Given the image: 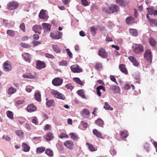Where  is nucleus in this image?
<instances>
[{"label":"nucleus","mask_w":157,"mask_h":157,"mask_svg":"<svg viewBox=\"0 0 157 157\" xmlns=\"http://www.w3.org/2000/svg\"><path fill=\"white\" fill-rule=\"evenodd\" d=\"M16 91V89L12 87L10 88L8 91V93L9 94H12L15 93Z\"/></svg>","instance_id":"nucleus-43"},{"label":"nucleus","mask_w":157,"mask_h":157,"mask_svg":"<svg viewBox=\"0 0 157 157\" xmlns=\"http://www.w3.org/2000/svg\"><path fill=\"white\" fill-rule=\"evenodd\" d=\"M101 90H102L104 91H105V88L103 86L100 85L98 86L96 88L97 94L99 96H100L101 95V93L100 91Z\"/></svg>","instance_id":"nucleus-20"},{"label":"nucleus","mask_w":157,"mask_h":157,"mask_svg":"<svg viewBox=\"0 0 157 157\" xmlns=\"http://www.w3.org/2000/svg\"><path fill=\"white\" fill-rule=\"evenodd\" d=\"M24 102V100L17 101L16 102V103L17 105L23 104Z\"/></svg>","instance_id":"nucleus-63"},{"label":"nucleus","mask_w":157,"mask_h":157,"mask_svg":"<svg viewBox=\"0 0 157 157\" xmlns=\"http://www.w3.org/2000/svg\"><path fill=\"white\" fill-rule=\"evenodd\" d=\"M97 30V29L94 26H92L90 28V31L93 36H95L96 34V31Z\"/></svg>","instance_id":"nucleus-38"},{"label":"nucleus","mask_w":157,"mask_h":157,"mask_svg":"<svg viewBox=\"0 0 157 157\" xmlns=\"http://www.w3.org/2000/svg\"><path fill=\"white\" fill-rule=\"evenodd\" d=\"M59 65L60 66H66L67 65V63L65 60H63L59 63Z\"/></svg>","instance_id":"nucleus-58"},{"label":"nucleus","mask_w":157,"mask_h":157,"mask_svg":"<svg viewBox=\"0 0 157 157\" xmlns=\"http://www.w3.org/2000/svg\"><path fill=\"white\" fill-rule=\"evenodd\" d=\"M134 20V18L132 16H129L127 17L126 19V23L129 25L132 22V21Z\"/></svg>","instance_id":"nucleus-33"},{"label":"nucleus","mask_w":157,"mask_h":157,"mask_svg":"<svg viewBox=\"0 0 157 157\" xmlns=\"http://www.w3.org/2000/svg\"><path fill=\"white\" fill-rule=\"evenodd\" d=\"M20 28L24 32L25 31V25L24 23H22L20 25Z\"/></svg>","instance_id":"nucleus-52"},{"label":"nucleus","mask_w":157,"mask_h":157,"mask_svg":"<svg viewBox=\"0 0 157 157\" xmlns=\"http://www.w3.org/2000/svg\"><path fill=\"white\" fill-rule=\"evenodd\" d=\"M149 42L151 46L153 47L155 46L156 44L155 40L152 37H150L149 38Z\"/></svg>","instance_id":"nucleus-31"},{"label":"nucleus","mask_w":157,"mask_h":157,"mask_svg":"<svg viewBox=\"0 0 157 157\" xmlns=\"http://www.w3.org/2000/svg\"><path fill=\"white\" fill-rule=\"evenodd\" d=\"M132 48L133 52L136 54H140L144 51L143 46L140 44H133Z\"/></svg>","instance_id":"nucleus-1"},{"label":"nucleus","mask_w":157,"mask_h":157,"mask_svg":"<svg viewBox=\"0 0 157 157\" xmlns=\"http://www.w3.org/2000/svg\"><path fill=\"white\" fill-rule=\"evenodd\" d=\"M20 45L21 47L25 48L31 47V46H30L29 44H25L23 43H21Z\"/></svg>","instance_id":"nucleus-56"},{"label":"nucleus","mask_w":157,"mask_h":157,"mask_svg":"<svg viewBox=\"0 0 157 157\" xmlns=\"http://www.w3.org/2000/svg\"><path fill=\"white\" fill-rule=\"evenodd\" d=\"M95 124L98 126L103 127L104 122L103 120L101 118H98L95 121Z\"/></svg>","instance_id":"nucleus-26"},{"label":"nucleus","mask_w":157,"mask_h":157,"mask_svg":"<svg viewBox=\"0 0 157 157\" xmlns=\"http://www.w3.org/2000/svg\"><path fill=\"white\" fill-rule=\"evenodd\" d=\"M77 92L78 94L83 98H86L84 94L83 91L82 90H78Z\"/></svg>","instance_id":"nucleus-44"},{"label":"nucleus","mask_w":157,"mask_h":157,"mask_svg":"<svg viewBox=\"0 0 157 157\" xmlns=\"http://www.w3.org/2000/svg\"><path fill=\"white\" fill-rule=\"evenodd\" d=\"M81 114L84 118H87L89 117L90 113L88 109H84L81 111Z\"/></svg>","instance_id":"nucleus-12"},{"label":"nucleus","mask_w":157,"mask_h":157,"mask_svg":"<svg viewBox=\"0 0 157 157\" xmlns=\"http://www.w3.org/2000/svg\"><path fill=\"white\" fill-rule=\"evenodd\" d=\"M45 153L49 157H52L53 156V152L50 149L48 148L46 150Z\"/></svg>","instance_id":"nucleus-29"},{"label":"nucleus","mask_w":157,"mask_h":157,"mask_svg":"<svg viewBox=\"0 0 157 157\" xmlns=\"http://www.w3.org/2000/svg\"><path fill=\"white\" fill-rule=\"evenodd\" d=\"M110 89L113 91L114 94L119 93L120 91L119 87L115 85L111 86H110Z\"/></svg>","instance_id":"nucleus-18"},{"label":"nucleus","mask_w":157,"mask_h":157,"mask_svg":"<svg viewBox=\"0 0 157 157\" xmlns=\"http://www.w3.org/2000/svg\"><path fill=\"white\" fill-rule=\"evenodd\" d=\"M19 3L16 1L10 2L7 5V8L9 10H12L17 9L19 6Z\"/></svg>","instance_id":"nucleus-3"},{"label":"nucleus","mask_w":157,"mask_h":157,"mask_svg":"<svg viewBox=\"0 0 157 157\" xmlns=\"http://www.w3.org/2000/svg\"><path fill=\"white\" fill-rule=\"evenodd\" d=\"M73 80L77 83L80 85L82 86L83 85L82 82L80 80L79 78H73Z\"/></svg>","instance_id":"nucleus-36"},{"label":"nucleus","mask_w":157,"mask_h":157,"mask_svg":"<svg viewBox=\"0 0 157 157\" xmlns=\"http://www.w3.org/2000/svg\"><path fill=\"white\" fill-rule=\"evenodd\" d=\"M36 109V107L33 104L29 105L27 108V110L29 112H34Z\"/></svg>","instance_id":"nucleus-16"},{"label":"nucleus","mask_w":157,"mask_h":157,"mask_svg":"<svg viewBox=\"0 0 157 157\" xmlns=\"http://www.w3.org/2000/svg\"><path fill=\"white\" fill-rule=\"evenodd\" d=\"M64 145L68 148L72 150L74 146V143L71 140H68L66 141L64 143Z\"/></svg>","instance_id":"nucleus-14"},{"label":"nucleus","mask_w":157,"mask_h":157,"mask_svg":"<svg viewBox=\"0 0 157 157\" xmlns=\"http://www.w3.org/2000/svg\"><path fill=\"white\" fill-rule=\"evenodd\" d=\"M45 149V148L43 147H38L36 149V152L37 153H41L43 152Z\"/></svg>","instance_id":"nucleus-45"},{"label":"nucleus","mask_w":157,"mask_h":157,"mask_svg":"<svg viewBox=\"0 0 157 157\" xmlns=\"http://www.w3.org/2000/svg\"><path fill=\"white\" fill-rule=\"evenodd\" d=\"M42 29V27L41 26L36 25L33 28V30L35 33L39 34L41 33V30Z\"/></svg>","instance_id":"nucleus-17"},{"label":"nucleus","mask_w":157,"mask_h":157,"mask_svg":"<svg viewBox=\"0 0 157 157\" xmlns=\"http://www.w3.org/2000/svg\"><path fill=\"white\" fill-rule=\"evenodd\" d=\"M42 25L44 29L47 32H50L51 28V25L50 24L45 23H43L42 24Z\"/></svg>","instance_id":"nucleus-23"},{"label":"nucleus","mask_w":157,"mask_h":157,"mask_svg":"<svg viewBox=\"0 0 157 157\" xmlns=\"http://www.w3.org/2000/svg\"><path fill=\"white\" fill-rule=\"evenodd\" d=\"M128 135V131L126 130H124L120 132V136L121 139L126 138Z\"/></svg>","instance_id":"nucleus-21"},{"label":"nucleus","mask_w":157,"mask_h":157,"mask_svg":"<svg viewBox=\"0 0 157 157\" xmlns=\"http://www.w3.org/2000/svg\"><path fill=\"white\" fill-rule=\"evenodd\" d=\"M32 122L34 124L36 125L38 124V121H37V119L36 117L33 118L32 121Z\"/></svg>","instance_id":"nucleus-60"},{"label":"nucleus","mask_w":157,"mask_h":157,"mask_svg":"<svg viewBox=\"0 0 157 157\" xmlns=\"http://www.w3.org/2000/svg\"><path fill=\"white\" fill-rule=\"evenodd\" d=\"M44 130L45 131H47L48 130H51V125L48 124H46L44 128Z\"/></svg>","instance_id":"nucleus-51"},{"label":"nucleus","mask_w":157,"mask_h":157,"mask_svg":"<svg viewBox=\"0 0 157 157\" xmlns=\"http://www.w3.org/2000/svg\"><path fill=\"white\" fill-rule=\"evenodd\" d=\"M70 68L71 71L74 73H79L82 72V69L77 64L72 65Z\"/></svg>","instance_id":"nucleus-5"},{"label":"nucleus","mask_w":157,"mask_h":157,"mask_svg":"<svg viewBox=\"0 0 157 157\" xmlns=\"http://www.w3.org/2000/svg\"><path fill=\"white\" fill-rule=\"evenodd\" d=\"M81 124L84 128H86L87 127L88 124L86 122L84 121H82L81 122Z\"/></svg>","instance_id":"nucleus-59"},{"label":"nucleus","mask_w":157,"mask_h":157,"mask_svg":"<svg viewBox=\"0 0 157 157\" xmlns=\"http://www.w3.org/2000/svg\"><path fill=\"white\" fill-rule=\"evenodd\" d=\"M46 12V10H42L39 14L38 16L41 19L44 20L45 21H47L48 19V16Z\"/></svg>","instance_id":"nucleus-6"},{"label":"nucleus","mask_w":157,"mask_h":157,"mask_svg":"<svg viewBox=\"0 0 157 157\" xmlns=\"http://www.w3.org/2000/svg\"><path fill=\"white\" fill-rule=\"evenodd\" d=\"M16 135L20 137H22L23 132L21 130H17L15 132Z\"/></svg>","instance_id":"nucleus-50"},{"label":"nucleus","mask_w":157,"mask_h":157,"mask_svg":"<svg viewBox=\"0 0 157 157\" xmlns=\"http://www.w3.org/2000/svg\"><path fill=\"white\" fill-rule=\"evenodd\" d=\"M63 82V79L58 77L53 79L52 81V83L53 85L58 86L61 85Z\"/></svg>","instance_id":"nucleus-10"},{"label":"nucleus","mask_w":157,"mask_h":157,"mask_svg":"<svg viewBox=\"0 0 157 157\" xmlns=\"http://www.w3.org/2000/svg\"><path fill=\"white\" fill-rule=\"evenodd\" d=\"M69 135L70 136L71 138L74 140H76L78 139V136L75 133H70L69 134Z\"/></svg>","instance_id":"nucleus-40"},{"label":"nucleus","mask_w":157,"mask_h":157,"mask_svg":"<svg viewBox=\"0 0 157 157\" xmlns=\"http://www.w3.org/2000/svg\"><path fill=\"white\" fill-rule=\"evenodd\" d=\"M66 87L68 90H72L73 88V86L71 83H68L65 85Z\"/></svg>","instance_id":"nucleus-48"},{"label":"nucleus","mask_w":157,"mask_h":157,"mask_svg":"<svg viewBox=\"0 0 157 157\" xmlns=\"http://www.w3.org/2000/svg\"><path fill=\"white\" fill-rule=\"evenodd\" d=\"M47 101L46 103V105L47 106L50 107L52 106H54V101L53 99H51L49 100H48V98H47L46 99Z\"/></svg>","instance_id":"nucleus-24"},{"label":"nucleus","mask_w":157,"mask_h":157,"mask_svg":"<svg viewBox=\"0 0 157 157\" xmlns=\"http://www.w3.org/2000/svg\"><path fill=\"white\" fill-rule=\"evenodd\" d=\"M59 137L61 139H63V138H68V136L65 133H62L59 135Z\"/></svg>","instance_id":"nucleus-49"},{"label":"nucleus","mask_w":157,"mask_h":157,"mask_svg":"<svg viewBox=\"0 0 157 157\" xmlns=\"http://www.w3.org/2000/svg\"><path fill=\"white\" fill-rule=\"evenodd\" d=\"M119 68L121 71L124 73L125 75H127L128 74V72L124 64H120L119 66Z\"/></svg>","instance_id":"nucleus-22"},{"label":"nucleus","mask_w":157,"mask_h":157,"mask_svg":"<svg viewBox=\"0 0 157 157\" xmlns=\"http://www.w3.org/2000/svg\"><path fill=\"white\" fill-rule=\"evenodd\" d=\"M118 10L119 7L117 6L112 4L110 6L108 13H111L115 12H117Z\"/></svg>","instance_id":"nucleus-9"},{"label":"nucleus","mask_w":157,"mask_h":157,"mask_svg":"<svg viewBox=\"0 0 157 157\" xmlns=\"http://www.w3.org/2000/svg\"><path fill=\"white\" fill-rule=\"evenodd\" d=\"M52 48L53 50L56 53H59L61 52V49L56 44H52Z\"/></svg>","instance_id":"nucleus-28"},{"label":"nucleus","mask_w":157,"mask_h":157,"mask_svg":"<svg viewBox=\"0 0 157 157\" xmlns=\"http://www.w3.org/2000/svg\"><path fill=\"white\" fill-rule=\"evenodd\" d=\"M6 113L7 117L10 119L13 120L14 118L13 114V112L8 110L6 112Z\"/></svg>","instance_id":"nucleus-34"},{"label":"nucleus","mask_w":157,"mask_h":157,"mask_svg":"<svg viewBox=\"0 0 157 157\" xmlns=\"http://www.w3.org/2000/svg\"><path fill=\"white\" fill-rule=\"evenodd\" d=\"M29 54L28 53H25L23 55V57H24L26 61L29 62V60L28 58Z\"/></svg>","instance_id":"nucleus-53"},{"label":"nucleus","mask_w":157,"mask_h":157,"mask_svg":"<svg viewBox=\"0 0 157 157\" xmlns=\"http://www.w3.org/2000/svg\"><path fill=\"white\" fill-rule=\"evenodd\" d=\"M7 34L9 36L13 37L14 35V32L12 30H8L7 31Z\"/></svg>","instance_id":"nucleus-46"},{"label":"nucleus","mask_w":157,"mask_h":157,"mask_svg":"<svg viewBox=\"0 0 157 157\" xmlns=\"http://www.w3.org/2000/svg\"><path fill=\"white\" fill-rule=\"evenodd\" d=\"M81 3L82 5L85 6L88 5L89 3L87 0H81Z\"/></svg>","instance_id":"nucleus-57"},{"label":"nucleus","mask_w":157,"mask_h":157,"mask_svg":"<svg viewBox=\"0 0 157 157\" xmlns=\"http://www.w3.org/2000/svg\"><path fill=\"white\" fill-rule=\"evenodd\" d=\"M95 67L96 69L99 70L102 68V64L101 63H96Z\"/></svg>","instance_id":"nucleus-47"},{"label":"nucleus","mask_w":157,"mask_h":157,"mask_svg":"<svg viewBox=\"0 0 157 157\" xmlns=\"http://www.w3.org/2000/svg\"><path fill=\"white\" fill-rule=\"evenodd\" d=\"M110 152L111 154L113 155H115L117 153L116 151L113 148H112L110 150Z\"/></svg>","instance_id":"nucleus-61"},{"label":"nucleus","mask_w":157,"mask_h":157,"mask_svg":"<svg viewBox=\"0 0 157 157\" xmlns=\"http://www.w3.org/2000/svg\"><path fill=\"white\" fill-rule=\"evenodd\" d=\"M110 78L112 81L114 82L117 85L118 84V83L117 82L116 79L114 75H110Z\"/></svg>","instance_id":"nucleus-55"},{"label":"nucleus","mask_w":157,"mask_h":157,"mask_svg":"<svg viewBox=\"0 0 157 157\" xmlns=\"http://www.w3.org/2000/svg\"><path fill=\"white\" fill-rule=\"evenodd\" d=\"M93 134L97 137L100 138H103V136L101 133L96 129H93Z\"/></svg>","instance_id":"nucleus-27"},{"label":"nucleus","mask_w":157,"mask_h":157,"mask_svg":"<svg viewBox=\"0 0 157 157\" xmlns=\"http://www.w3.org/2000/svg\"><path fill=\"white\" fill-rule=\"evenodd\" d=\"M86 144L87 145L90 151H96L95 148L92 144L88 143H87Z\"/></svg>","instance_id":"nucleus-39"},{"label":"nucleus","mask_w":157,"mask_h":157,"mask_svg":"<svg viewBox=\"0 0 157 157\" xmlns=\"http://www.w3.org/2000/svg\"><path fill=\"white\" fill-rule=\"evenodd\" d=\"M98 54L103 58H106L108 57L107 52L105 49L103 48H101L99 49Z\"/></svg>","instance_id":"nucleus-8"},{"label":"nucleus","mask_w":157,"mask_h":157,"mask_svg":"<svg viewBox=\"0 0 157 157\" xmlns=\"http://www.w3.org/2000/svg\"><path fill=\"white\" fill-rule=\"evenodd\" d=\"M66 51L67 52V54H68L70 58H72V54L71 52L70 51V50L69 49H67L66 50Z\"/></svg>","instance_id":"nucleus-62"},{"label":"nucleus","mask_w":157,"mask_h":157,"mask_svg":"<svg viewBox=\"0 0 157 157\" xmlns=\"http://www.w3.org/2000/svg\"><path fill=\"white\" fill-rule=\"evenodd\" d=\"M35 99L38 101H41L40 93L38 90L36 91L35 94Z\"/></svg>","instance_id":"nucleus-25"},{"label":"nucleus","mask_w":157,"mask_h":157,"mask_svg":"<svg viewBox=\"0 0 157 157\" xmlns=\"http://www.w3.org/2000/svg\"><path fill=\"white\" fill-rule=\"evenodd\" d=\"M129 32L133 36H136L138 35L136 30L135 29H130Z\"/></svg>","instance_id":"nucleus-35"},{"label":"nucleus","mask_w":157,"mask_h":157,"mask_svg":"<svg viewBox=\"0 0 157 157\" xmlns=\"http://www.w3.org/2000/svg\"><path fill=\"white\" fill-rule=\"evenodd\" d=\"M104 108L106 110H112L113 109V108L111 107L107 102H105Z\"/></svg>","instance_id":"nucleus-42"},{"label":"nucleus","mask_w":157,"mask_h":157,"mask_svg":"<svg viewBox=\"0 0 157 157\" xmlns=\"http://www.w3.org/2000/svg\"><path fill=\"white\" fill-rule=\"evenodd\" d=\"M150 50L147 49L145 51L144 55V58L149 64H151L152 62V56Z\"/></svg>","instance_id":"nucleus-2"},{"label":"nucleus","mask_w":157,"mask_h":157,"mask_svg":"<svg viewBox=\"0 0 157 157\" xmlns=\"http://www.w3.org/2000/svg\"><path fill=\"white\" fill-rule=\"evenodd\" d=\"M128 59L132 63L134 66H137L139 65V63L136 59L133 56H129Z\"/></svg>","instance_id":"nucleus-19"},{"label":"nucleus","mask_w":157,"mask_h":157,"mask_svg":"<svg viewBox=\"0 0 157 157\" xmlns=\"http://www.w3.org/2000/svg\"><path fill=\"white\" fill-rule=\"evenodd\" d=\"M63 34L62 32L59 31H57L54 33H51L50 37L56 40L60 39Z\"/></svg>","instance_id":"nucleus-7"},{"label":"nucleus","mask_w":157,"mask_h":157,"mask_svg":"<svg viewBox=\"0 0 157 157\" xmlns=\"http://www.w3.org/2000/svg\"><path fill=\"white\" fill-rule=\"evenodd\" d=\"M51 93L54 97L56 98L63 100L65 99V96L57 90H52L51 91Z\"/></svg>","instance_id":"nucleus-4"},{"label":"nucleus","mask_w":157,"mask_h":157,"mask_svg":"<svg viewBox=\"0 0 157 157\" xmlns=\"http://www.w3.org/2000/svg\"><path fill=\"white\" fill-rule=\"evenodd\" d=\"M3 65L4 68L6 71H9L11 70V65L10 62L8 61H6Z\"/></svg>","instance_id":"nucleus-15"},{"label":"nucleus","mask_w":157,"mask_h":157,"mask_svg":"<svg viewBox=\"0 0 157 157\" xmlns=\"http://www.w3.org/2000/svg\"><path fill=\"white\" fill-rule=\"evenodd\" d=\"M149 22L150 24L152 26H156L157 25V20L156 19H151Z\"/></svg>","instance_id":"nucleus-37"},{"label":"nucleus","mask_w":157,"mask_h":157,"mask_svg":"<svg viewBox=\"0 0 157 157\" xmlns=\"http://www.w3.org/2000/svg\"><path fill=\"white\" fill-rule=\"evenodd\" d=\"M22 146L23 148V150L24 151L26 152L29 151L30 147L27 144L25 143H23Z\"/></svg>","instance_id":"nucleus-32"},{"label":"nucleus","mask_w":157,"mask_h":157,"mask_svg":"<svg viewBox=\"0 0 157 157\" xmlns=\"http://www.w3.org/2000/svg\"><path fill=\"white\" fill-rule=\"evenodd\" d=\"M148 13H149L150 15H152L154 12V10L153 8H147Z\"/></svg>","instance_id":"nucleus-54"},{"label":"nucleus","mask_w":157,"mask_h":157,"mask_svg":"<svg viewBox=\"0 0 157 157\" xmlns=\"http://www.w3.org/2000/svg\"><path fill=\"white\" fill-rule=\"evenodd\" d=\"M2 138L3 139H5L6 141H9L10 140V138L7 135H4Z\"/></svg>","instance_id":"nucleus-64"},{"label":"nucleus","mask_w":157,"mask_h":157,"mask_svg":"<svg viewBox=\"0 0 157 157\" xmlns=\"http://www.w3.org/2000/svg\"><path fill=\"white\" fill-rule=\"evenodd\" d=\"M36 68L38 69H41L46 67V64L43 61L38 60L36 63Z\"/></svg>","instance_id":"nucleus-11"},{"label":"nucleus","mask_w":157,"mask_h":157,"mask_svg":"<svg viewBox=\"0 0 157 157\" xmlns=\"http://www.w3.org/2000/svg\"><path fill=\"white\" fill-rule=\"evenodd\" d=\"M23 77L25 78L33 79L34 76L31 73H27L23 75Z\"/></svg>","instance_id":"nucleus-30"},{"label":"nucleus","mask_w":157,"mask_h":157,"mask_svg":"<svg viewBox=\"0 0 157 157\" xmlns=\"http://www.w3.org/2000/svg\"><path fill=\"white\" fill-rule=\"evenodd\" d=\"M116 2L121 6H124L126 4L125 2L123 0H116Z\"/></svg>","instance_id":"nucleus-41"},{"label":"nucleus","mask_w":157,"mask_h":157,"mask_svg":"<svg viewBox=\"0 0 157 157\" xmlns=\"http://www.w3.org/2000/svg\"><path fill=\"white\" fill-rule=\"evenodd\" d=\"M44 137L46 139L47 141H49L53 140L54 138V136L52 133L50 132H48L46 133Z\"/></svg>","instance_id":"nucleus-13"}]
</instances>
